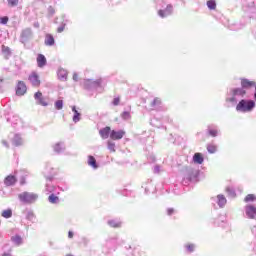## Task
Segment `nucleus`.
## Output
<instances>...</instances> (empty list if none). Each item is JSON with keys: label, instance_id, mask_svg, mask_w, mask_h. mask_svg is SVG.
<instances>
[{"label": "nucleus", "instance_id": "obj_1", "mask_svg": "<svg viewBox=\"0 0 256 256\" xmlns=\"http://www.w3.org/2000/svg\"><path fill=\"white\" fill-rule=\"evenodd\" d=\"M251 87H255V82L250 81L249 79L241 80V88H230L226 95V103H230L232 107L237 105L240 99H243L245 95H247V91L245 89H251Z\"/></svg>", "mask_w": 256, "mask_h": 256}, {"label": "nucleus", "instance_id": "obj_2", "mask_svg": "<svg viewBox=\"0 0 256 256\" xmlns=\"http://www.w3.org/2000/svg\"><path fill=\"white\" fill-rule=\"evenodd\" d=\"M236 105L238 113H251L255 109V101L241 98Z\"/></svg>", "mask_w": 256, "mask_h": 256}, {"label": "nucleus", "instance_id": "obj_3", "mask_svg": "<svg viewBox=\"0 0 256 256\" xmlns=\"http://www.w3.org/2000/svg\"><path fill=\"white\" fill-rule=\"evenodd\" d=\"M101 83H103L102 79H83L80 81V85L83 89H86V91H99V89H102Z\"/></svg>", "mask_w": 256, "mask_h": 256}, {"label": "nucleus", "instance_id": "obj_4", "mask_svg": "<svg viewBox=\"0 0 256 256\" xmlns=\"http://www.w3.org/2000/svg\"><path fill=\"white\" fill-rule=\"evenodd\" d=\"M19 201L26 205H32L39 199V194L33 192H22L18 195Z\"/></svg>", "mask_w": 256, "mask_h": 256}, {"label": "nucleus", "instance_id": "obj_5", "mask_svg": "<svg viewBox=\"0 0 256 256\" xmlns=\"http://www.w3.org/2000/svg\"><path fill=\"white\" fill-rule=\"evenodd\" d=\"M197 175H198L197 170L189 169L183 179V183L187 185V183H191V181H195V179H197Z\"/></svg>", "mask_w": 256, "mask_h": 256}, {"label": "nucleus", "instance_id": "obj_6", "mask_svg": "<svg viewBox=\"0 0 256 256\" xmlns=\"http://www.w3.org/2000/svg\"><path fill=\"white\" fill-rule=\"evenodd\" d=\"M245 215L248 219H255L256 207L254 205H246L244 208Z\"/></svg>", "mask_w": 256, "mask_h": 256}, {"label": "nucleus", "instance_id": "obj_7", "mask_svg": "<svg viewBox=\"0 0 256 256\" xmlns=\"http://www.w3.org/2000/svg\"><path fill=\"white\" fill-rule=\"evenodd\" d=\"M28 80L32 87H39V85H41V80L39 79V74H37V72H32L29 75Z\"/></svg>", "mask_w": 256, "mask_h": 256}, {"label": "nucleus", "instance_id": "obj_8", "mask_svg": "<svg viewBox=\"0 0 256 256\" xmlns=\"http://www.w3.org/2000/svg\"><path fill=\"white\" fill-rule=\"evenodd\" d=\"M173 14V5L168 4L165 9L159 10L158 15L162 19H165V17H169V15Z\"/></svg>", "mask_w": 256, "mask_h": 256}, {"label": "nucleus", "instance_id": "obj_9", "mask_svg": "<svg viewBox=\"0 0 256 256\" xmlns=\"http://www.w3.org/2000/svg\"><path fill=\"white\" fill-rule=\"evenodd\" d=\"M34 99L37 105H42V107H47V105H49V103L45 101V98L43 97V93H41L40 91L34 94Z\"/></svg>", "mask_w": 256, "mask_h": 256}, {"label": "nucleus", "instance_id": "obj_10", "mask_svg": "<svg viewBox=\"0 0 256 256\" xmlns=\"http://www.w3.org/2000/svg\"><path fill=\"white\" fill-rule=\"evenodd\" d=\"M27 93V85L23 81H19L16 87V95L23 96Z\"/></svg>", "mask_w": 256, "mask_h": 256}, {"label": "nucleus", "instance_id": "obj_11", "mask_svg": "<svg viewBox=\"0 0 256 256\" xmlns=\"http://www.w3.org/2000/svg\"><path fill=\"white\" fill-rule=\"evenodd\" d=\"M212 201H216L217 205L223 209L227 205V198L223 194H219L216 198H212Z\"/></svg>", "mask_w": 256, "mask_h": 256}, {"label": "nucleus", "instance_id": "obj_12", "mask_svg": "<svg viewBox=\"0 0 256 256\" xmlns=\"http://www.w3.org/2000/svg\"><path fill=\"white\" fill-rule=\"evenodd\" d=\"M123 137H125V131L123 130H112L110 133V139H113L114 141H117L119 139H123Z\"/></svg>", "mask_w": 256, "mask_h": 256}, {"label": "nucleus", "instance_id": "obj_13", "mask_svg": "<svg viewBox=\"0 0 256 256\" xmlns=\"http://www.w3.org/2000/svg\"><path fill=\"white\" fill-rule=\"evenodd\" d=\"M53 151L57 153V155H61V153H65V143L57 142L53 145Z\"/></svg>", "mask_w": 256, "mask_h": 256}, {"label": "nucleus", "instance_id": "obj_14", "mask_svg": "<svg viewBox=\"0 0 256 256\" xmlns=\"http://www.w3.org/2000/svg\"><path fill=\"white\" fill-rule=\"evenodd\" d=\"M11 242L16 247H21V245H23V237H21V235L19 234H15L14 236L11 237Z\"/></svg>", "mask_w": 256, "mask_h": 256}, {"label": "nucleus", "instance_id": "obj_15", "mask_svg": "<svg viewBox=\"0 0 256 256\" xmlns=\"http://www.w3.org/2000/svg\"><path fill=\"white\" fill-rule=\"evenodd\" d=\"M17 183V178L14 175H9L4 179V185L11 187Z\"/></svg>", "mask_w": 256, "mask_h": 256}, {"label": "nucleus", "instance_id": "obj_16", "mask_svg": "<svg viewBox=\"0 0 256 256\" xmlns=\"http://www.w3.org/2000/svg\"><path fill=\"white\" fill-rule=\"evenodd\" d=\"M23 143H24V141H23V138L21 137V135L15 134L12 139V144L15 147H21V145H23Z\"/></svg>", "mask_w": 256, "mask_h": 256}, {"label": "nucleus", "instance_id": "obj_17", "mask_svg": "<svg viewBox=\"0 0 256 256\" xmlns=\"http://www.w3.org/2000/svg\"><path fill=\"white\" fill-rule=\"evenodd\" d=\"M22 39L27 41V39H31L33 37V30L31 28H26L21 33Z\"/></svg>", "mask_w": 256, "mask_h": 256}, {"label": "nucleus", "instance_id": "obj_18", "mask_svg": "<svg viewBox=\"0 0 256 256\" xmlns=\"http://www.w3.org/2000/svg\"><path fill=\"white\" fill-rule=\"evenodd\" d=\"M106 247L115 251V249H117V238H110L106 240Z\"/></svg>", "mask_w": 256, "mask_h": 256}, {"label": "nucleus", "instance_id": "obj_19", "mask_svg": "<svg viewBox=\"0 0 256 256\" xmlns=\"http://www.w3.org/2000/svg\"><path fill=\"white\" fill-rule=\"evenodd\" d=\"M203 161H205V158H203V154L201 153H195L193 156V162L196 165H203Z\"/></svg>", "mask_w": 256, "mask_h": 256}, {"label": "nucleus", "instance_id": "obj_20", "mask_svg": "<svg viewBox=\"0 0 256 256\" xmlns=\"http://www.w3.org/2000/svg\"><path fill=\"white\" fill-rule=\"evenodd\" d=\"M72 111L74 113L72 117L73 123H79V121H81V114L79 113V111H77V107L72 106Z\"/></svg>", "mask_w": 256, "mask_h": 256}, {"label": "nucleus", "instance_id": "obj_21", "mask_svg": "<svg viewBox=\"0 0 256 256\" xmlns=\"http://www.w3.org/2000/svg\"><path fill=\"white\" fill-rule=\"evenodd\" d=\"M37 64H38V67H45L47 65V58H45V55L43 54L38 55Z\"/></svg>", "mask_w": 256, "mask_h": 256}, {"label": "nucleus", "instance_id": "obj_22", "mask_svg": "<svg viewBox=\"0 0 256 256\" xmlns=\"http://www.w3.org/2000/svg\"><path fill=\"white\" fill-rule=\"evenodd\" d=\"M44 43L48 47H53V45H55V38H53V35L47 34L46 37H45V42Z\"/></svg>", "mask_w": 256, "mask_h": 256}, {"label": "nucleus", "instance_id": "obj_23", "mask_svg": "<svg viewBox=\"0 0 256 256\" xmlns=\"http://www.w3.org/2000/svg\"><path fill=\"white\" fill-rule=\"evenodd\" d=\"M100 137L102 139H109V133H111V128L110 127H105L99 131Z\"/></svg>", "mask_w": 256, "mask_h": 256}, {"label": "nucleus", "instance_id": "obj_24", "mask_svg": "<svg viewBox=\"0 0 256 256\" xmlns=\"http://www.w3.org/2000/svg\"><path fill=\"white\" fill-rule=\"evenodd\" d=\"M58 79H60V81H67V70L60 68L58 69Z\"/></svg>", "mask_w": 256, "mask_h": 256}, {"label": "nucleus", "instance_id": "obj_25", "mask_svg": "<svg viewBox=\"0 0 256 256\" xmlns=\"http://www.w3.org/2000/svg\"><path fill=\"white\" fill-rule=\"evenodd\" d=\"M88 165L92 169H98L99 168V165H97V160L93 156H88Z\"/></svg>", "mask_w": 256, "mask_h": 256}, {"label": "nucleus", "instance_id": "obj_26", "mask_svg": "<svg viewBox=\"0 0 256 256\" xmlns=\"http://www.w3.org/2000/svg\"><path fill=\"white\" fill-rule=\"evenodd\" d=\"M184 248L186 249L187 253H193L197 246L195 244L188 243L184 245Z\"/></svg>", "mask_w": 256, "mask_h": 256}, {"label": "nucleus", "instance_id": "obj_27", "mask_svg": "<svg viewBox=\"0 0 256 256\" xmlns=\"http://www.w3.org/2000/svg\"><path fill=\"white\" fill-rule=\"evenodd\" d=\"M208 9H210L211 11H214V9H217V2H215V0H209L206 3Z\"/></svg>", "mask_w": 256, "mask_h": 256}, {"label": "nucleus", "instance_id": "obj_28", "mask_svg": "<svg viewBox=\"0 0 256 256\" xmlns=\"http://www.w3.org/2000/svg\"><path fill=\"white\" fill-rule=\"evenodd\" d=\"M151 107L153 109H159V107H161V99L155 98L151 103Z\"/></svg>", "mask_w": 256, "mask_h": 256}, {"label": "nucleus", "instance_id": "obj_29", "mask_svg": "<svg viewBox=\"0 0 256 256\" xmlns=\"http://www.w3.org/2000/svg\"><path fill=\"white\" fill-rule=\"evenodd\" d=\"M48 201H49V203H52L53 205H57V203H59V197L55 196V194H51L48 197Z\"/></svg>", "mask_w": 256, "mask_h": 256}, {"label": "nucleus", "instance_id": "obj_30", "mask_svg": "<svg viewBox=\"0 0 256 256\" xmlns=\"http://www.w3.org/2000/svg\"><path fill=\"white\" fill-rule=\"evenodd\" d=\"M2 217H4V219H11V217H13V211H11V209L4 210Z\"/></svg>", "mask_w": 256, "mask_h": 256}, {"label": "nucleus", "instance_id": "obj_31", "mask_svg": "<svg viewBox=\"0 0 256 256\" xmlns=\"http://www.w3.org/2000/svg\"><path fill=\"white\" fill-rule=\"evenodd\" d=\"M108 225H109L110 227H114V228L121 227V221H118V220H109V221H108Z\"/></svg>", "mask_w": 256, "mask_h": 256}, {"label": "nucleus", "instance_id": "obj_32", "mask_svg": "<svg viewBox=\"0 0 256 256\" xmlns=\"http://www.w3.org/2000/svg\"><path fill=\"white\" fill-rule=\"evenodd\" d=\"M244 201L245 203H253V201H256V197L253 194H248Z\"/></svg>", "mask_w": 256, "mask_h": 256}, {"label": "nucleus", "instance_id": "obj_33", "mask_svg": "<svg viewBox=\"0 0 256 256\" xmlns=\"http://www.w3.org/2000/svg\"><path fill=\"white\" fill-rule=\"evenodd\" d=\"M108 145V150L110 153H115V142H112V141H108L107 143Z\"/></svg>", "mask_w": 256, "mask_h": 256}, {"label": "nucleus", "instance_id": "obj_34", "mask_svg": "<svg viewBox=\"0 0 256 256\" xmlns=\"http://www.w3.org/2000/svg\"><path fill=\"white\" fill-rule=\"evenodd\" d=\"M54 106L57 111H61V109H63V100H57Z\"/></svg>", "mask_w": 256, "mask_h": 256}, {"label": "nucleus", "instance_id": "obj_35", "mask_svg": "<svg viewBox=\"0 0 256 256\" xmlns=\"http://www.w3.org/2000/svg\"><path fill=\"white\" fill-rule=\"evenodd\" d=\"M207 151H208V153H217V146H215L213 144H209L207 146Z\"/></svg>", "mask_w": 256, "mask_h": 256}, {"label": "nucleus", "instance_id": "obj_36", "mask_svg": "<svg viewBox=\"0 0 256 256\" xmlns=\"http://www.w3.org/2000/svg\"><path fill=\"white\" fill-rule=\"evenodd\" d=\"M8 7H17L19 5V0H7Z\"/></svg>", "mask_w": 256, "mask_h": 256}, {"label": "nucleus", "instance_id": "obj_37", "mask_svg": "<svg viewBox=\"0 0 256 256\" xmlns=\"http://www.w3.org/2000/svg\"><path fill=\"white\" fill-rule=\"evenodd\" d=\"M26 219H28V221H33V219H35V214L31 211L27 212Z\"/></svg>", "mask_w": 256, "mask_h": 256}, {"label": "nucleus", "instance_id": "obj_38", "mask_svg": "<svg viewBox=\"0 0 256 256\" xmlns=\"http://www.w3.org/2000/svg\"><path fill=\"white\" fill-rule=\"evenodd\" d=\"M208 133L211 135V137H217V130L211 129V127L208 128Z\"/></svg>", "mask_w": 256, "mask_h": 256}, {"label": "nucleus", "instance_id": "obj_39", "mask_svg": "<svg viewBox=\"0 0 256 256\" xmlns=\"http://www.w3.org/2000/svg\"><path fill=\"white\" fill-rule=\"evenodd\" d=\"M226 193H228L230 197H235V190L233 188H226Z\"/></svg>", "mask_w": 256, "mask_h": 256}, {"label": "nucleus", "instance_id": "obj_40", "mask_svg": "<svg viewBox=\"0 0 256 256\" xmlns=\"http://www.w3.org/2000/svg\"><path fill=\"white\" fill-rule=\"evenodd\" d=\"M0 23L2 25H7V23H9V17H7V16L1 17L0 18Z\"/></svg>", "mask_w": 256, "mask_h": 256}, {"label": "nucleus", "instance_id": "obj_41", "mask_svg": "<svg viewBox=\"0 0 256 256\" xmlns=\"http://www.w3.org/2000/svg\"><path fill=\"white\" fill-rule=\"evenodd\" d=\"M121 99L119 97H116L113 99L112 101V105H114V107H117V105H119Z\"/></svg>", "mask_w": 256, "mask_h": 256}, {"label": "nucleus", "instance_id": "obj_42", "mask_svg": "<svg viewBox=\"0 0 256 256\" xmlns=\"http://www.w3.org/2000/svg\"><path fill=\"white\" fill-rule=\"evenodd\" d=\"M122 119H130L131 117V114H129V112H123L122 115H121Z\"/></svg>", "mask_w": 256, "mask_h": 256}, {"label": "nucleus", "instance_id": "obj_43", "mask_svg": "<svg viewBox=\"0 0 256 256\" xmlns=\"http://www.w3.org/2000/svg\"><path fill=\"white\" fill-rule=\"evenodd\" d=\"M46 191L47 193H53L54 188L53 186L49 185V183L46 184Z\"/></svg>", "mask_w": 256, "mask_h": 256}, {"label": "nucleus", "instance_id": "obj_44", "mask_svg": "<svg viewBox=\"0 0 256 256\" xmlns=\"http://www.w3.org/2000/svg\"><path fill=\"white\" fill-rule=\"evenodd\" d=\"M161 171H163V169H161V166L159 165L154 166V173H161Z\"/></svg>", "mask_w": 256, "mask_h": 256}, {"label": "nucleus", "instance_id": "obj_45", "mask_svg": "<svg viewBox=\"0 0 256 256\" xmlns=\"http://www.w3.org/2000/svg\"><path fill=\"white\" fill-rule=\"evenodd\" d=\"M13 250L9 249L8 251L4 252L1 256H13Z\"/></svg>", "mask_w": 256, "mask_h": 256}, {"label": "nucleus", "instance_id": "obj_46", "mask_svg": "<svg viewBox=\"0 0 256 256\" xmlns=\"http://www.w3.org/2000/svg\"><path fill=\"white\" fill-rule=\"evenodd\" d=\"M2 51H3V53H7L8 55L11 54V50L9 49V47L3 46V47H2Z\"/></svg>", "mask_w": 256, "mask_h": 256}, {"label": "nucleus", "instance_id": "obj_47", "mask_svg": "<svg viewBox=\"0 0 256 256\" xmlns=\"http://www.w3.org/2000/svg\"><path fill=\"white\" fill-rule=\"evenodd\" d=\"M174 213H175V209H173V208H168V209H167V215L171 216V215H173Z\"/></svg>", "mask_w": 256, "mask_h": 256}, {"label": "nucleus", "instance_id": "obj_48", "mask_svg": "<svg viewBox=\"0 0 256 256\" xmlns=\"http://www.w3.org/2000/svg\"><path fill=\"white\" fill-rule=\"evenodd\" d=\"M63 31H65V24H63L62 26L58 27V33H63Z\"/></svg>", "mask_w": 256, "mask_h": 256}, {"label": "nucleus", "instance_id": "obj_49", "mask_svg": "<svg viewBox=\"0 0 256 256\" xmlns=\"http://www.w3.org/2000/svg\"><path fill=\"white\" fill-rule=\"evenodd\" d=\"M82 243H84V245H88V243H89V238L83 237V238H82Z\"/></svg>", "mask_w": 256, "mask_h": 256}, {"label": "nucleus", "instance_id": "obj_50", "mask_svg": "<svg viewBox=\"0 0 256 256\" xmlns=\"http://www.w3.org/2000/svg\"><path fill=\"white\" fill-rule=\"evenodd\" d=\"M73 81H79V75L77 73L73 74Z\"/></svg>", "mask_w": 256, "mask_h": 256}, {"label": "nucleus", "instance_id": "obj_51", "mask_svg": "<svg viewBox=\"0 0 256 256\" xmlns=\"http://www.w3.org/2000/svg\"><path fill=\"white\" fill-rule=\"evenodd\" d=\"M73 236H74L73 231H69L68 232V238L73 239Z\"/></svg>", "mask_w": 256, "mask_h": 256}, {"label": "nucleus", "instance_id": "obj_52", "mask_svg": "<svg viewBox=\"0 0 256 256\" xmlns=\"http://www.w3.org/2000/svg\"><path fill=\"white\" fill-rule=\"evenodd\" d=\"M2 143L4 147H9V143H7V141L3 140Z\"/></svg>", "mask_w": 256, "mask_h": 256}, {"label": "nucleus", "instance_id": "obj_53", "mask_svg": "<svg viewBox=\"0 0 256 256\" xmlns=\"http://www.w3.org/2000/svg\"><path fill=\"white\" fill-rule=\"evenodd\" d=\"M34 27H36L37 29H39V22H35V23H34Z\"/></svg>", "mask_w": 256, "mask_h": 256}, {"label": "nucleus", "instance_id": "obj_54", "mask_svg": "<svg viewBox=\"0 0 256 256\" xmlns=\"http://www.w3.org/2000/svg\"><path fill=\"white\" fill-rule=\"evenodd\" d=\"M46 179H48L49 181H51V179H53V176H48V177H46Z\"/></svg>", "mask_w": 256, "mask_h": 256}, {"label": "nucleus", "instance_id": "obj_55", "mask_svg": "<svg viewBox=\"0 0 256 256\" xmlns=\"http://www.w3.org/2000/svg\"><path fill=\"white\" fill-rule=\"evenodd\" d=\"M254 99H255V101H256V86H255Z\"/></svg>", "mask_w": 256, "mask_h": 256}, {"label": "nucleus", "instance_id": "obj_56", "mask_svg": "<svg viewBox=\"0 0 256 256\" xmlns=\"http://www.w3.org/2000/svg\"><path fill=\"white\" fill-rule=\"evenodd\" d=\"M21 185H25V181L24 180H21Z\"/></svg>", "mask_w": 256, "mask_h": 256}, {"label": "nucleus", "instance_id": "obj_57", "mask_svg": "<svg viewBox=\"0 0 256 256\" xmlns=\"http://www.w3.org/2000/svg\"><path fill=\"white\" fill-rule=\"evenodd\" d=\"M53 13V10H50Z\"/></svg>", "mask_w": 256, "mask_h": 256}, {"label": "nucleus", "instance_id": "obj_58", "mask_svg": "<svg viewBox=\"0 0 256 256\" xmlns=\"http://www.w3.org/2000/svg\"><path fill=\"white\" fill-rule=\"evenodd\" d=\"M53 13V10H50Z\"/></svg>", "mask_w": 256, "mask_h": 256}]
</instances>
